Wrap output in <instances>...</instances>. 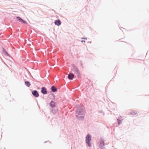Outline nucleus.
Returning <instances> with one entry per match:
<instances>
[{
	"mask_svg": "<svg viewBox=\"0 0 149 149\" xmlns=\"http://www.w3.org/2000/svg\"><path fill=\"white\" fill-rule=\"evenodd\" d=\"M91 136L88 134L86 137V142L88 146L89 147L91 146Z\"/></svg>",
	"mask_w": 149,
	"mask_h": 149,
	"instance_id": "f257e3e1",
	"label": "nucleus"
},
{
	"mask_svg": "<svg viewBox=\"0 0 149 149\" xmlns=\"http://www.w3.org/2000/svg\"><path fill=\"white\" fill-rule=\"evenodd\" d=\"M41 93L43 94H46L47 93V91L45 87H43L42 88Z\"/></svg>",
	"mask_w": 149,
	"mask_h": 149,
	"instance_id": "f03ea898",
	"label": "nucleus"
},
{
	"mask_svg": "<svg viewBox=\"0 0 149 149\" xmlns=\"http://www.w3.org/2000/svg\"><path fill=\"white\" fill-rule=\"evenodd\" d=\"M32 94L33 95L36 97H38L39 96V94L38 93V92L35 90L32 92Z\"/></svg>",
	"mask_w": 149,
	"mask_h": 149,
	"instance_id": "7ed1b4c3",
	"label": "nucleus"
},
{
	"mask_svg": "<svg viewBox=\"0 0 149 149\" xmlns=\"http://www.w3.org/2000/svg\"><path fill=\"white\" fill-rule=\"evenodd\" d=\"M83 112L82 110L80 109L77 110V114L78 115H83Z\"/></svg>",
	"mask_w": 149,
	"mask_h": 149,
	"instance_id": "20e7f679",
	"label": "nucleus"
},
{
	"mask_svg": "<svg viewBox=\"0 0 149 149\" xmlns=\"http://www.w3.org/2000/svg\"><path fill=\"white\" fill-rule=\"evenodd\" d=\"M16 18L17 19V20L21 22H22L23 23H24V24L27 23L26 22V21H24L22 19H21L19 17H16Z\"/></svg>",
	"mask_w": 149,
	"mask_h": 149,
	"instance_id": "39448f33",
	"label": "nucleus"
},
{
	"mask_svg": "<svg viewBox=\"0 0 149 149\" xmlns=\"http://www.w3.org/2000/svg\"><path fill=\"white\" fill-rule=\"evenodd\" d=\"M54 23L57 26H59L61 24V22L59 20H56Z\"/></svg>",
	"mask_w": 149,
	"mask_h": 149,
	"instance_id": "423d86ee",
	"label": "nucleus"
},
{
	"mask_svg": "<svg viewBox=\"0 0 149 149\" xmlns=\"http://www.w3.org/2000/svg\"><path fill=\"white\" fill-rule=\"evenodd\" d=\"M68 78L70 80H72L74 77V75L72 73L69 74L68 75Z\"/></svg>",
	"mask_w": 149,
	"mask_h": 149,
	"instance_id": "0eeeda50",
	"label": "nucleus"
},
{
	"mask_svg": "<svg viewBox=\"0 0 149 149\" xmlns=\"http://www.w3.org/2000/svg\"><path fill=\"white\" fill-rule=\"evenodd\" d=\"M51 89L52 91L53 92H55L57 91L56 88L54 86H52L51 88Z\"/></svg>",
	"mask_w": 149,
	"mask_h": 149,
	"instance_id": "6e6552de",
	"label": "nucleus"
},
{
	"mask_svg": "<svg viewBox=\"0 0 149 149\" xmlns=\"http://www.w3.org/2000/svg\"><path fill=\"white\" fill-rule=\"evenodd\" d=\"M50 105L52 107H54L55 106V102L53 101H52L50 102Z\"/></svg>",
	"mask_w": 149,
	"mask_h": 149,
	"instance_id": "1a4fd4ad",
	"label": "nucleus"
},
{
	"mask_svg": "<svg viewBox=\"0 0 149 149\" xmlns=\"http://www.w3.org/2000/svg\"><path fill=\"white\" fill-rule=\"evenodd\" d=\"M104 145V141L103 140H102L100 144V146L101 147H103Z\"/></svg>",
	"mask_w": 149,
	"mask_h": 149,
	"instance_id": "9d476101",
	"label": "nucleus"
},
{
	"mask_svg": "<svg viewBox=\"0 0 149 149\" xmlns=\"http://www.w3.org/2000/svg\"><path fill=\"white\" fill-rule=\"evenodd\" d=\"M123 120L120 117H119L118 119V123L119 124H120L121 123L122 120Z\"/></svg>",
	"mask_w": 149,
	"mask_h": 149,
	"instance_id": "9b49d317",
	"label": "nucleus"
},
{
	"mask_svg": "<svg viewBox=\"0 0 149 149\" xmlns=\"http://www.w3.org/2000/svg\"><path fill=\"white\" fill-rule=\"evenodd\" d=\"M25 85H26V86H27L28 87L29 86L31 85L30 82L28 81L25 82Z\"/></svg>",
	"mask_w": 149,
	"mask_h": 149,
	"instance_id": "f8f14e48",
	"label": "nucleus"
},
{
	"mask_svg": "<svg viewBox=\"0 0 149 149\" xmlns=\"http://www.w3.org/2000/svg\"><path fill=\"white\" fill-rule=\"evenodd\" d=\"M84 118V116H81V118L78 116V118H79V119H82V118Z\"/></svg>",
	"mask_w": 149,
	"mask_h": 149,
	"instance_id": "ddd939ff",
	"label": "nucleus"
},
{
	"mask_svg": "<svg viewBox=\"0 0 149 149\" xmlns=\"http://www.w3.org/2000/svg\"><path fill=\"white\" fill-rule=\"evenodd\" d=\"M76 71L78 73H79V70L77 68L76 69Z\"/></svg>",
	"mask_w": 149,
	"mask_h": 149,
	"instance_id": "4468645a",
	"label": "nucleus"
},
{
	"mask_svg": "<svg viewBox=\"0 0 149 149\" xmlns=\"http://www.w3.org/2000/svg\"><path fill=\"white\" fill-rule=\"evenodd\" d=\"M81 42H85V41L84 40H82L81 41Z\"/></svg>",
	"mask_w": 149,
	"mask_h": 149,
	"instance_id": "2eb2a0df",
	"label": "nucleus"
},
{
	"mask_svg": "<svg viewBox=\"0 0 149 149\" xmlns=\"http://www.w3.org/2000/svg\"><path fill=\"white\" fill-rule=\"evenodd\" d=\"M134 113V112H132V113H131V114H132V115L133 114V113Z\"/></svg>",
	"mask_w": 149,
	"mask_h": 149,
	"instance_id": "dca6fc26",
	"label": "nucleus"
}]
</instances>
